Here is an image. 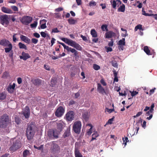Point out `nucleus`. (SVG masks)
I'll return each instance as SVG.
<instances>
[{"label":"nucleus","mask_w":157,"mask_h":157,"mask_svg":"<svg viewBox=\"0 0 157 157\" xmlns=\"http://www.w3.org/2000/svg\"><path fill=\"white\" fill-rule=\"evenodd\" d=\"M11 120L7 114H3L0 118V128H5L9 125H11Z\"/></svg>","instance_id":"1"},{"label":"nucleus","mask_w":157,"mask_h":157,"mask_svg":"<svg viewBox=\"0 0 157 157\" xmlns=\"http://www.w3.org/2000/svg\"><path fill=\"white\" fill-rule=\"evenodd\" d=\"M35 125L34 122H31L28 125L26 129V135L28 140H31L34 137L36 132Z\"/></svg>","instance_id":"2"},{"label":"nucleus","mask_w":157,"mask_h":157,"mask_svg":"<svg viewBox=\"0 0 157 157\" xmlns=\"http://www.w3.org/2000/svg\"><path fill=\"white\" fill-rule=\"evenodd\" d=\"M0 45L6 47L4 48L5 52L8 53L12 50L13 46L9 41L6 39H3L0 41Z\"/></svg>","instance_id":"3"},{"label":"nucleus","mask_w":157,"mask_h":157,"mask_svg":"<svg viewBox=\"0 0 157 157\" xmlns=\"http://www.w3.org/2000/svg\"><path fill=\"white\" fill-rule=\"evenodd\" d=\"M13 141V144L10 147V150L14 152L21 147V144L20 141L18 139H14Z\"/></svg>","instance_id":"4"},{"label":"nucleus","mask_w":157,"mask_h":157,"mask_svg":"<svg viewBox=\"0 0 157 157\" xmlns=\"http://www.w3.org/2000/svg\"><path fill=\"white\" fill-rule=\"evenodd\" d=\"M82 127L81 122L79 121H75L73 124V129L74 131L77 134H79Z\"/></svg>","instance_id":"5"},{"label":"nucleus","mask_w":157,"mask_h":157,"mask_svg":"<svg viewBox=\"0 0 157 157\" xmlns=\"http://www.w3.org/2000/svg\"><path fill=\"white\" fill-rule=\"evenodd\" d=\"M0 22L5 27H7L9 23L8 15L5 14L1 16Z\"/></svg>","instance_id":"6"},{"label":"nucleus","mask_w":157,"mask_h":157,"mask_svg":"<svg viewBox=\"0 0 157 157\" xmlns=\"http://www.w3.org/2000/svg\"><path fill=\"white\" fill-rule=\"evenodd\" d=\"M33 20L32 18L29 16H24L20 19L21 22L25 25H27L31 23Z\"/></svg>","instance_id":"7"},{"label":"nucleus","mask_w":157,"mask_h":157,"mask_svg":"<svg viewBox=\"0 0 157 157\" xmlns=\"http://www.w3.org/2000/svg\"><path fill=\"white\" fill-rule=\"evenodd\" d=\"M74 112L72 111H69L65 115L66 119L68 121H72L74 120Z\"/></svg>","instance_id":"8"},{"label":"nucleus","mask_w":157,"mask_h":157,"mask_svg":"<svg viewBox=\"0 0 157 157\" xmlns=\"http://www.w3.org/2000/svg\"><path fill=\"white\" fill-rule=\"evenodd\" d=\"M65 109L64 108L61 106L59 107L56 110L55 112V115L58 117H61L64 114Z\"/></svg>","instance_id":"9"},{"label":"nucleus","mask_w":157,"mask_h":157,"mask_svg":"<svg viewBox=\"0 0 157 157\" xmlns=\"http://www.w3.org/2000/svg\"><path fill=\"white\" fill-rule=\"evenodd\" d=\"M64 47L65 49H66L68 52H71L72 53H74V54L75 56L77 55L78 53V52L75 49L72 48L71 47H69L68 46H67L64 44L62 43L61 44Z\"/></svg>","instance_id":"10"},{"label":"nucleus","mask_w":157,"mask_h":157,"mask_svg":"<svg viewBox=\"0 0 157 157\" xmlns=\"http://www.w3.org/2000/svg\"><path fill=\"white\" fill-rule=\"evenodd\" d=\"M51 152L53 154H56L58 153L59 151L60 147L59 146L56 144H53L51 149Z\"/></svg>","instance_id":"11"},{"label":"nucleus","mask_w":157,"mask_h":157,"mask_svg":"<svg viewBox=\"0 0 157 157\" xmlns=\"http://www.w3.org/2000/svg\"><path fill=\"white\" fill-rule=\"evenodd\" d=\"M57 129L59 132H61L63 130L65 126V123L61 120H60L56 123Z\"/></svg>","instance_id":"12"},{"label":"nucleus","mask_w":157,"mask_h":157,"mask_svg":"<svg viewBox=\"0 0 157 157\" xmlns=\"http://www.w3.org/2000/svg\"><path fill=\"white\" fill-rule=\"evenodd\" d=\"M22 114L25 117V118L27 119L29 118L30 116V112L29 107L28 106H25L24 110L22 113Z\"/></svg>","instance_id":"13"},{"label":"nucleus","mask_w":157,"mask_h":157,"mask_svg":"<svg viewBox=\"0 0 157 157\" xmlns=\"http://www.w3.org/2000/svg\"><path fill=\"white\" fill-rule=\"evenodd\" d=\"M20 58L21 59H22L24 60H26L31 57L30 56L28 53H26L23 52H22L21 56H20Z\"/></svg>","instance_id":"14"},{"label":"nucleus","mask_w":157,"mask_h":157,"mask_svg":"<svg viewBox=\"0 0 157 157\" xmlns=\"http://www.w3.org/2000/svg\"><path fill=\"white\" fill-rule=\"evenodd\" d=\"M21 40L26 43L29 44L31 42L30 39L28 38L27 36L24 35H21L20 36Z\"/></svg>","instance_id":"15"},{"label":"nucleus","mask_w":157,"mask_h":157,"mask_svg":"<svg viewBox=\"0 0 157 157\" xmlns=\"http://www.w3.org/2000/svg\"><path fill=\"white\" fill-rule=\"evenodd\" d=\"M2 11L4 13L11 14L13 13V11L10 8L3 6L1 8Z\"/></svg>","instance_id":"16"},{"label":"nucleus","mask_w":157,"mask_h":157,"mask_svg":"<svg viewBox=\"0 0 157 157\" xmlns=\"http://www.w3.org/2000/svg\"><path fill=\"white\" fill-rule=\"evenodd\" d=\"M15 84L14 83H13L12 85L10 84H9L8 87L7 89L8 91L10 93H13V90L15 89Z\"/></svg>","instance_id":"17"},{"label":"nucleus","mask_w":157,"mask_h":157,"mask_svg":"<svg viewBox=\"0 0 157 157\" xmlns=\"http://www.w3.org/2000/svg\"><path fill=\"white\" fill-rule=\"evenodd\" d=\"M116 35L115 33L112 31H109L106 33L105 34L106 38H111Z\"/></svg>","instance_id":"18"},{"label":"nucleus","mask_w":157,"mask_h":157,"mask_svg":"<svg viewBox=\"0 0 157 157\" xmlns=\"http://www.w3.org/2000/svg\"><path fill=\"white\" fill-rule=\"evenodd\" d=\"M97 90L99 93L102 94L105 93L104 89L99 83L97 84Z\"/></svg>","instance_id":"19"},{"label":"nucleus","mask_w":157,"mask_h":157,"mask_svg":"<svg viewBox=\"0 0 157 157\" xmlns=\"http://www.w3.org/2000/svg\"><path fill=\"white\" fill-rule=\"evenodd\" d=\"M74 152L75 157H83L82 155L80 152L79 151L78 148H75Z\"/></svg>","instance_id":"20"},{"label":"nucleus","mask_w":157,"mask_h":157,"mask_svg":"<svg viewBox=\"0 0 157 157\" xmlns=\"http://www.w3.org/2000/svg\"><path fill=\"white\" fill-rule=\"evenodd\" d=\"M60 132L56 129V128H54L52 131V134L53 137L56 138H57L58 137V135Z\"/></svg>","instance_id":"21"},{"label":"nucleus","mask_w":157,"mask_h":157,"mask_svg":"<svg viewBox=\"0 0 157 157\" xmlns=\"http://www.w3.org/2000/svg\"><path fill=\"white\" fill-rule=\"evenodd\" d=\"M47 22V21L46 20L43 19V20H41L40 21V24H41V23H43L42 24L40 25V28L41 29H44L46 28L47 27V26L46 25V22Z\"/></svg>","instance_id":"22"},{"label":"nucleus","mask_w":157,"mask_h":157,"mask_svg":"<svg viewBox=\"0 0 157 157\" xmlns=\"http://www.w3.org/2000/svg\"><path fill=\"white\" fill-rule=\"evenodd\" d=\"M33 83L35 86H39L41 83V80L37 78L32 80Z\"/></svg>","instance_id":"23"},{"label":"nucleus","mask_w":157,"mask_h":157,"mask_svg":"<svg viewBox=\"0 0 157 157\" xmlns=\"http://www.w3.org/2000/svg\"><path fill=\"white\" fill-rule=\"evenodd\" d=\"M6 97V94L5 92H0V101H2L5 99Z\"/></svg>","instance_id":"24"},{"label":"nucleus","mask_w":157,"mask_h":157,"mask_svg":"<svg viewBox=\"0 0 157 157\" xmlns=\"http://www.w3.org/2000/svg\"><path fill=\"white\" fill-rule=\"evenodd\" d=\"M144 50L146 54L148 55H152V52H150V51L148 48V47L147 46H145L144 47Z\"/></svg>","instance_id":"25"},{"label":"nucleus","mask_w":157,"mask_h":157,"mask_svg":"<svg viewBox=\"0 0 157 157\" xmlns=\"http://www.w3.org/2000/svg\"><path fill=\"white\" fill-rule=\"evenodd\" d=\"M70 134V129H67L66 130L64 134L63 135V137L64 138L68 137Z\"/></svg>","instance_id":"26"},{"label":"nucleus","mask_w":157,"mask_h":157,"mask_svg":"<svg viewBox=\"0 0 157 157\" xmlns=\"http://www.w3.org/2000/svg\"><path fill=\"white\" fill-rule=\"evenodd\" d=\"M153 113V112H150V110L149 111L147 112V113H146V114H145L146 116H148L149 115V117H147V118H146L148 120H149L152 118V116H153L152 114H150V113Z\"/></svg>","instance_id":"27"},{"label":"nucleus","mask_w":157,"mask_h":157,"mask_svg":"<svg viewBox=\"0 0 157 157\" xmlns=\"http://www.w3.org/2000/svg\"><path fill=\"white\" fill-rule=\"evenodd\" d=\"M68 23L70 25H75L76 22L77 21L72 18H70L68 20Z\"/></svg>","instance_id":"28"},{"label":"nucleus","mask_w":157,"mask_h":157,"mask_svg":"<svg viewBox=\"0 0 157 157\" xmlns=\"http://www.w3.org/2000/svg\"><path fill=\"white\" fill-rule=\"evenodd\" d=\"M82 117L85 121H87L89 119V116L88 113H84L82 114Z\"/></svg>","instance_id":"29"},{"label":"nucleus","mask_w":157,"mask_h":157,"mask_svg":"<svg viewBox=\"0 0 157 157\" xmlns=\"http://www.w3.org/2000/svg\"><path fill=\"white\" fill-rule=\"evenodd\" d=\"M18 45L20 49H24L25 50L27 49V47L26 45L21 42H19L18 44Z\"/></svg>","instance_id":"30"},{"label":"nucleus","mask_w":157,"mask_h":157,"mask_svg":"<svg viewBox=\"0 0 157 157\" xmlns=\"http://www.w3.org/2000/svg\"><path fill=\"white\" fill-rule=\"evenodd\" d=\"M125 39L123 38L121 40L119 41L118 44L119 45H125Z\"/></svg>","instance_id":"31"},{"label":"nucleus","mask_w":157,"mask_h":157,"mask_svg":"<svg viewBox=\"0 0 157 157\" xmlns=\"http://www.w3.org/2000/svg\"><path fill=\"white\" fill-rule=\"evenodd\" d=\"M125 10V6L124 4H122L119 8L118 9V11L124 12Z\"/></svg>","instance_id":"32"},{"label":"nucleus","mask_w":157,"mask_h":157,"mask_svg":"<svg viewBox=\"0 0 157 157\" xmlns=\"http://www.w3.org/2000/svg\"><path fill=\"white\" fill-rule=\"evenodd\" d=\"M90 33L93 37H97L98 36L97 32L94 29H92L91 30Z\"/></svg>","instance_id":"33"},{"label":"nucleus","mask_w":157,"mask_h":157,"mask_svg":"<svg viewBox=\"0 0 157 157\" xmlns=\"http://www.w3.org/2000/svg\"><path fill=\"white\" fill-rule=\"evenodd\" d=\"M73 47L78 50H81L82 49V48L80 45L76 42L74 45Z\"/></svg>","instance_id":"34"},{"label":"nucleus","mask_w":157,"mask_h":157,"mask_svg":"<svg viewBox=\"0 0 157 157\" xmlns=\"http://www.w3.org/2000/svg\"><path fill=\"white\" fill-rule=\"evenodd\" d=\"M138 29H140L142 31L144 30V29L142 27V25L140 24L138 25L135 27L134 29L135 31H137Z\"/></svg>","instance_id":"35"},{"label":"nucleus","mask_w":157,"mask_h":157,"mask_svg":"<svg viewBox=\"0 0 157 157\" xmlns=\"http://www.w3.org/2000/svg\"><path fill=\"white\" fill-rule=\"evenodd\" d=\"M56 82L57 81L56 79L52 78L51 80L50 86L52 87L54 86Z\"/></svg>","instance_id":"36"},{"label":"nucleus","mask_w":157,"mask_h":157,"mask_svg":"<svg viewBox=\"0 0 157 157\" xmlns=\"http://www.w3.org/2000/svg\"><path fill=\"white\" fill-rule=\"evenodd\" d=\"M98 136V134L97 132H94L92 135V138L91 141H92L94 140H95L96 138Z\"/></svg>","instance_id":"37"},{"label":"nucleus","mask_w":157,"mask_h":157,"mask_svg":"<svg viewBox=\"0 0 157 157\" xmlns=\"http://www.w3.org/2000/svg\"><path fill=\"white\" fill-rule=\"evenodd\" d=\"M29 154V151L27 150L24 151L23 152V157H27V156Z\"/></svg>","instance_id":"38"},{"label":"nucleus","mask_w":157,"mask_h":157,"mask_svg":"<svg viewBox=\"0 0 157 157\" xmlns=\"http://www.w3.org/2000/svg\"><path fill=\"white\" fill-rule=\"evenodd\" d=\"M60 39L68 44L69 42L70 41V40H69L67 38H65L64 37L60 38Z\"/></svg>","instance_id":"39"},{"label":"nucleus","mask_w":157,"mask_h":157,"mask_svg":"<svg viewBox=\"0 0 157 157\" xmlns=\"http://www.w3.org/2000/svg\"><path fill=\"white\" fill-rule=\"evenodd\" d=\"M14 119L15 122L17 124H19L21 123V120L17 116L15 117Z\"/></svg>","instance_id":"40"},{"label":"nucleus","mask_w":157,"mask_h":157,"mask_svg":"<svg viewBox=\"0 0 157 157\" xmlns=\"http://www.w3.org/2000/svg\"><path fill=\"white\" fill-rule=\"evenodd\" d=\"M110 2L112 4V5L114 9H115L117 6L116 2L115 0H113L111 1Z\"/></svg>","instance_id":"41"},{"label":"nucleus","mask_w":157,"mask_h":157,"mask_svg":"<svg viewBox=\"0 0 157 157\" xmlns=\"http://www.w3.org/2000/svg\"><path fill=\"white\" fill-rule=\"evenodd\" d=\"M101 29L103 31H104L105 30L106 31H108L107 25H103L101 26Z\"/></svg>","instance_id":"42"},{"label":"nucleus","mask_w":157,"mask_h":157,"mask_svg":"<svg viewBox=\"0 0 157 157\" xmlns=\"http://www.w3.org/2000/svg\"><path fill=\"white\" fill-rule=\"evenodd\" d=\"M93 68L96 70H98L100 68V67L97 64H94L93 66Z\"/></svg>","instance_id":"43"},{"label":"nucleus","mask_w":157,"mask_h":157,"mask_svg":"<svg viewBox=\"0 0 157 157\" xmlns=\"http://www.w3.org/2000/svg\"><path fill=\"white\" fill-rule=\"evenodd\" d=\"M112 65L115 67H118V64L117 62L115 60L112 61L111 62Z\"/></svg>","instance_id":"44"},{"label":"nucleus","mask_w":157,"mask_h":157,"mask_svg":"<svg viewBox=\"0 0 157 157\" xmlns=\"http://www.w3.org/2000/svg\"><path fill=\"white\" fill-rule=\"evenodd\" d=\"M16 16H17L16 15H13L12 16L11 19L13 22H14L15 21L16 22H19V21H17L15 18Z\"/></svg>","instance_id":"45"},{"label":"nucleus","mask_w":157,"mask_h":157,"mask_svg":"<svg viewBox=\"0 0 157 157\" xmlns=\"http://www.w3.org/2000/svg\"><path fill=\"white\" fill-rule=\"evenodd\" d=\"M17 33H14L13 35V40L14 42H16L18 40L17 39L16 36L17 35Z\"/></svg>","instance_id":"46"},{"label":"nucleus","mask_w":157,"mask_h":157,"mask_svg":"<svg viewBox=\"0 0 157 157\" xmlns=\"http://www.w3.org/2000/svg\"><path fill=\"white\" fill-rule=\"evenodd\" d=\"M142 14L144 15L145 16H151L152 14H149L148 13H146L145 11L144 10V9H142Z\"/></svg>","instance_id":"47"},{"label":"nucleus","mask_w":157,"mask_h":157,"mask_svg":"<svg viewBox=\"0 0 157 157\" xmlns=\"http://www.w3.org/2000/svg\"><path fill=\"white\" fill-rule=\"evenodd\" d=\"M89 5L90 6H95L96 5V3L94 1H91L90 2Z\"/></svg>","instance_id":"48"},{"label":"nucleus","mask_w":157,"mask_h":157,"mask_svg":"<svg viewBox=\"0 0 157 157\" xmlns=\"http://www.w3.org/2000/svg\"><path fill=\"white\" fill-rule=\"evenodd\" d=\"M75 43V42L71 40H70V41L69 42V43L68 45L73 47Z\"/></svg>","instance_id":"49"},{"label":"nucleus","mask_w":157,"mask_h":157,"mask_svg":"<svg viewBox=\"0 0 157 157\" xmlns=\"http://www.w3.org/2000/svg\"><path fill=\"white\" fill-rule=\"evenodd\" d=\"M37 22L35 21L34 23L31 24L30 25L31 27V28H36L37 26Z\"/></svg>","instance_id":"50"},{"label":"nucleus","mask_w":157,"mask_h":157,"mask_svg":"<svg viewBox=\"0 0 157 157\" xmlns=\"http://www.w3.org/2000/svg\"><path fill=\"white\" fill-rule=\"evenodd\" d=\"M105 111H107L109 113H111L114 111V108L112 109H109L108 108H106L105 109Z\"/></svg>","instance_id":"51"},{"label":"nucleus","mask_w":157,"mask_h":157,"mask_svg":"<svg viewBox=\"0 0 157 157\" xmlns=\"http://www.w3.org/2000/svg\"><path fill=\"white\" fill-rule=\"evenodd\" d=\"M11 8L14 11H18V8L16 6H11Z\"/></svg>","instance_id":"52"},{"label":"nucleus","mask_w":157,"mask_h":157,"mask_svg":"<svg viewBox=\"0 0 157 157\" xmlns=\"http://www.w3.org/2000/svg\"><path fill=\"white\" fill-rule=\"evenodd\" d=\"M114 117H113L111 119H109L107 122L106 124H111L112 123V121H113L114 119Z\"/></svg>","instance_id":"53"},{"label":"nucleus","mask_w":157,"mask_h":157,"mask_svg":"<svg viewBox=\"0 0 157 157\" xmlns=\"http://www.w3.org/2000/svg\"><path fill=\"white\" fill-rule=\"evenodd\" d=\"M32 42L34 44H36L38 42V40L35 38H32L31 39Z\"/></svg>","instance_id":"54"},{"label":"nucleus","mask_w":157,"mask_h":157,"mask_svg":"<svg viewBox=\"0 0 157 157\" xmlns=\"http://www.w3.org/2000/svg\"><path fill=\"white\" fill-rule=\"evenodd\" d=\"M130 92L131 93V95L132 97L135 96V95H137L138 93V92L136 91H133L132 92L131 91H130Z\"/></svg>","instance_id":"55"},{"label":"nucleus","mask_w":157,"mask_h":157,"mask_svg":"<svg viewBox=\"0 0 157 157\" xmlns=\"http://www.w3.org/2000/svg\"><path fill=\"white\" fill-rule=\"evenodd\" d=\"M59 32V31L57 28H55L53 29L52 31V33H57Z\"/></svg>","instance_id":"56"},{"label":"nucleus","mask_w":157,"mask_h":157,"mask_svg":"<svg viewBox=\"0 0 157 157\" xmlns=\"http://www.w3.org/2000/svg\"><path fill=\"white\" fill-rule=\"evenodd\" d=\"M40 33L41 36L45 38L46 37L47 34L44 32H41Z\"/></svg>","instance_id":"57"},{"label":"nucleus","mask_w":157,"mask_h":157,"mask_svg":"<svg viewBox=\"0 0 157 157\" xmlns=\"http://www.w3.org/2000/svg\"><path fill=\"white\" fill-rule=\"evenodd\" d=\"M154 103H152V104H151V108L150 109V112H153L154 111Z\"/></svg>","instance_id":"58"},{"label":"nucleus","mask_w":157,"mask_h":157,"mask_svg":"<svg viewBox=\"0 0 157 157\" xmlns=\"http://www.w3.org/2000/svg\"><path fill=\"white\" fill-rule=\"evenodd\" d=\"M17 83L19 84H20L22 82V78L20 77H19L17 78Z\"/></svg>","instance_id":"59"},{"label":"nucleus","mask_w":157,"mask_h":157,"mask_svg":"<svg viewBox=\"0 0 157 157\" xmlns=\"http://www.w3.org/2000/svg\"><path fill=\"white\" fill-rule=\"evenodd\" d=\"M113 45V39H112L110 41L109 44L108 45L109 47H112Z\"/></svg>","instance_id":"60"},{"label":"nucleus","mask_w":157,"mask_h":157,"mask_svg":"<svg viewBox=\"0 0 157 157\" xmlns=\"http://www.w3.org/2000/svg\"><path fill=\"white\" fill-rule=\"evenodd\" d=\"M92 127L90 128L87 131V134L88 135H90L92 133Z\"/></svg>","instance_id":"61"},{"label":"nucleus","mask_w":157,"mask_h":157,"mask_svg":"<svg viewBox=\"0 0 157 157\" xmlns=\"http://www.w3.org/2000/svg\"><path fill=\"white\" fill-rule=\"evenodd\" d=\"M63 10V9L62 8L59 7V8L56 9L55 10V11L56 12H60V11H62Z\"/></svg>","instance_id":"62"},{"label":"nucleus","mask_w":157,"mask_h":157,"mask_svg":"<svg viewBox=\"0 0 157 157\" xmlns=\"http://www.w3.org/2000/svg\"><path fill=\"white\" fill-rule=\"evenodd\" d=\"M34 147L35 149H36L38 150H41V149H42L43 148V146L42 145H41L39 147H37V146H36L35 145H34Z\"/></svg>","instance_id":"63"},{"label":"nucleus","mask_w":157,"mask_h":157,"mask_svg":"<svg viewBox=\"0 0 157 157\" xmlns=\"http://www.w3.org/2000/svg\"><path fill=\"white\" fill-rule=\"evenodd\" d=\"M33 35L34 36L37 38H39L40 36V34L37 33H34Z\"/></svg>","instance_id":"64"}]
</instances>
